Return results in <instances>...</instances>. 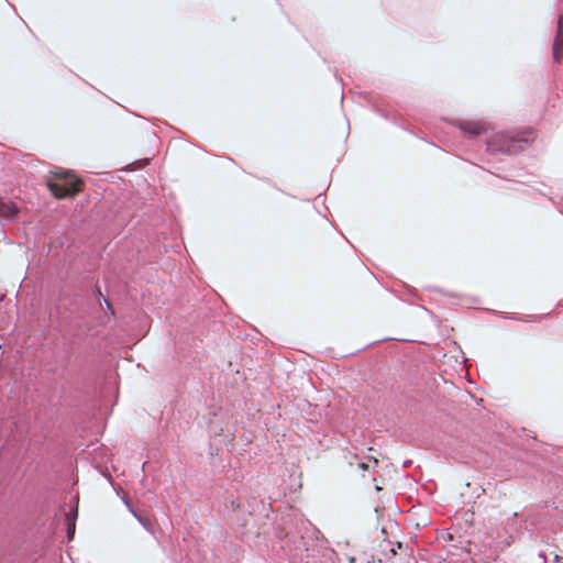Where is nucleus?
Masks as SVG:
<instances>
[{
    "label": "nucleus",
    "mask_w": 563,
    "mask_h": 563,
    "mask_svg": "<svg viewBox=\"0 0 563 563\" xmlns=\"http://www.w3.org/2000/svg\"><path fill=\"white\" fill-rule=\"evenodd\" d=\"M451 124L470 141L484 135L486 151L492 155H517L526 151L536 140V134L530 129L498 132L489 136L490 124L484 120L454 119Z\"/></svg>",
    "instance_id": "obj_1"
},
{
    "label": "nucleus",
    "mask_w": 563,
    "mask_h": 563,
    "mask_svg": "<svg viewBox=\"0 0 563 563\" xmlns=\"http://www.w3.org/2000/svg\"><path fill=\"white\" fill-rule=\"evenodd\" d=\"M321 532L307 520L300 521L296 533H287L283 548L292 563H310L316 556L319 536Z\"/></svg>",
    "instance_id": "obj_2"
},
{
    "label": "nucleus",
    "mask_w": 563,
    "mask_h": 563,
    "mask_svg": "<svg viewBox=\"0 0 563 563\" xmlns=\"http://www.w3.org/2000/svg\"><path fill=\"white\" fill-rule=\"evenodd\" d=\"M51 174L57 180H47L46 186L54 198L59 200L66 199L74 197L81 190L82 181L71 170L56 167L54 170H51Z\"/></svg>",
    "instance_id": "obj_3"
},
{
    "label": "nucleus",
    "mask_w": 563,
    "mask_h": 563,
    "mask_svg": "<svg viewBox=\"0 0 563 563\" xmlns=\"http://www.w3.org/2000/svg\"><path fill=\"white\" fill-rule=\"evenodd\" d=\"M553 62L560 64L563 59V14L559 15L555 36L552 43Z\"/></svg>",
    "instance_id": "obj_4"
},
{
    "label": "nucleus",
    "mask_w": 563,
    "mask_h": 563,
    "mask_svg": "<svg viewBox=\"0 0 563 563\" xmlns=\"http://www.w3.org/2000/svg\"><path fill=\"white\" fill-rule=\"evenodd\" d=\"M19 208L15 203L12 202H1L0 201V219L5 220L8 222L13 221V219L18 216Z\"/></svg>",
    "instance_id": "obj_5"
},
{
    "label": "nucleus",
    "mask_w": 563,
    "mask_h": 563,
    "mask_svg": "<svg viewBox=\"0 0 563 563\" xmlns=\"http://www.w3.org/2000/svg\"><path fill=\"white\" fill-rule=\"evenodd\" d=\"M550 313L547 314H525V316H504V318L521 321V322H540L544 318H547Z\"/></svg>",
    "instance_id": "obj_6"
},
{
    "label": "nucleus",
    "mask_w": 563,
    "mask_h": 563,
    "mask_svg": "<svg viewBox=\"0 0 563 563\" xmlns=\"http://www.w3.org/2000/svg\"><path fill=\"white\" fill-rule=\"evenodd\" d=\"M77 518H78L77 506L65 514L66 525H68V523L76 525Z\"/></svg>",
    "instance_id": "obj_7"
},
{
    "label": "nucleus",
    "mask_w": 563,
    "mask_h": 563,
    "mask_svg": "<svg viewBox=\"0 0 563 563\" xmlns=\"http://www.w3.org/2000/svg\"><path fill=\"white\" fill-rule=\"evenodd\" d=\"M92 295L99 305L103 303L102 298H106L101 291V287L99 285V280H97L92 288Z\"/></svg>",
    "instance_id": "obj_8"
},
{
    "label": "nucleus",
    "mask_w": 563,
    "mask_h": 563,
    "mask_svg": "<svg viewBox=\"0 0 563 563\" xmlns=\"http://www.w3.org/2000/svg\"><path fill=\"white\" fill-rule=\"evenodd\" d=\"M102 302L104 303L107 311L110 316L115 317V309L113 308L112 303L108 298H102Z\"/></svg>",
    "instance_id": "obj_9"
},
{
    "label": "nucleus",
    "mask_w": 563,
    "mask_h": 563,
    "mask_svg": "<svg viewBox=\"0 0 563 563\" xmlns=\"http://www.w3.org/2000/svg\"><path fill=\"white\" fill-rule=\"evenodd\" d=\"M76 531V525L68 523L66 525V532L68 540H73Z\"/></svg>",
    "instance_id": "obj_10"
},
{
    "label": "nucleus",
    "mask_w": 563,
    "mask_h": 563,
    "mask_svg": "<svg viewBox=\"0 0 563 563\" xmlns=\"http://www.w3.org/2000/svg\"><path fill=\"white\" fill-rule=\"evenodd\" d=\"M390 340H393V338H384V339H380V340H377V341L371 342V343L366 344L365 346H363L362 349H360L357 352L364 351V350H366L367 347H371V346L376 345V344H378V343L387 342V341H390Z\"/></svg>",
    "instance_id": "obj_11"
},
{
    "label": "nucleus",
    "mask_w": 563,
    "mask_h": 563,
    "mask_svg": "<svg viewBox=\"0 0 563 563\" xmlns=\"http://www.w3.org/2000/svg\"><path fill=\"white\" fill-rule=\"evenodd\" d=\"M322 555L327 559H330L332 560V558L335 555V552L334 550L332 549H329V548H323L322 550Z\"/></svg>",
    "instance_id": "obj_12"
},
{
    "label": "nucleus",
    "mask_w": 563,
    "mask_h": 563,
    "mask_svg": "<svg viewBox=\"0 0 563 563\" xmlns=\"http://www.w3.org/2000/svg\"><path fill=\"white\" fill-rule=\"evenodd\" d=\"M549 200L552 202L553 206L556 207V209L559 210L560 213L563 214V208L561 207V203L558 202L555 199H553L552 197H549Z\"/></svg>",
    "instance_id": "obj_13"
},
{
    "label": "nucleus",
    "mask_w": 563,
    "mask_h": 563,
    "mask_svg": "<svg viewBox=\"0 0 563 563\" xmlns=\"http://www.w3.org/2000/svg\"><path fill=\"white\" fill-rule=\"evenodd\" d=\"M133 516L136 518V520H137L141 525L145 526V522H144V519L142 518V516H140L136 511L133 514Z\"/></svg>",
    "instance_id": "obj_14"
},
{
    "label": "nucleus",
    "mask_w": 563,
    "mask_h": 563,
    "mask_svg": "<svg viewBox=\"0 0 563 563\" xmlns=\"http://www.w3.org/2000/svg\"><path fill=\"white\" fill-rule=\"evenodd\" d=\"M554 562H555V563H563V558H562V556H560V555H555V556H554Z\"/></svg>",
    "instance_id": "obj_15"
},
{
    "label": "nucleus",
    "mask_w": 563,
    "mask_h": 563,
    "mask_svg": "<svg viewBox=\"0 0 563 563\" xmlns=\"http://www.w3.org/2000/svg\"><path fill=\"white\" fill-rule=\"evenodd\" d=\"M126 508L129 509V511L133 515L135 512L134 508L132 507L131 504H128L126 505Z\"/></svg>",
    "instance_id": "obj_16"
},
{
    "label": "nucleus",
    "mask_w": 563,
    "mask_h": 563,
    "mask_svg": "<svg viewBox=\"0 0 563 563\" xmlns=\"http://www.w3.org/2000/svg\"><path fill=\"white\" fill-rule=\"evenodd\" d=\"M126 508L129 509V511L133 515L135 512L134 508L132 507L131 504H128L126 505Z\"/></svg>",
    "instance_id": "obj_17"
},
{
    "label": "nucleus",
    "mask_w": 563,
    "mask_h": 563,
    "mask_svg": "<svg viewBox=\"0 0 563 563\" xmlns=\"http://www.w3.org/2000/svg\"><path fill=\"white\" fill-rule=\"evenodd\" d=\"M411 463H412V462H411L410 460L405 461V462H404V464H402V466H404V467H409V466L411 465Z\"/></svg>",
    "instance_id": "obj_18"
},
{
    "label": "nucleus",
    "mask_w": 563,
    "mask_h": 563,
    "mask_svg": "<svg viewBox=\"0 0 563 563\" xmlns=\"http://www.w3.org/2000/svg\"><path fill=\"white\" fill-rule=\"evenodd\" d=\"M358 466H360V468H362V470H364V471H365V470H367V467H368V466H367V464H365V463H363V462H362V463H360V464H358Z\"/></svg>",
    "instance_id": "obj_19"
},
{
    "label": "nucleus",
    "mask_w": 563,
    "mask_h": 563,
    "mask_svg": "<svg viewBox=\"0 0 563 563\" xmlns=\"http://www.w3.org/2000/svg\"><path fill=\"white\" fill-rule=\"evenodd\" d=\"M405 288H406V289H407V291H408V292H410V294L413 291V290H412V288H411L410 286H408V285H405Z\"/></svg>",
    "instance_id": "obj_20"
},
{
    "label": "nucleus",
    "mask_w": 563,
    "mask_h": 563,
    "mask_svg": "<svg viewBox=\"0 0 563 563\" xmlns=\"http://www.w3.org/2000/svg\"><path fill=\"white\" fill-rule=\"evenodd\" d=\"M122 500H123V503H124V505H125V506H126L128 504H130V501H129L128 499H125V498H123Z\"/></svg>",
    "instance_id": "obj_21"
}]
</instances>
